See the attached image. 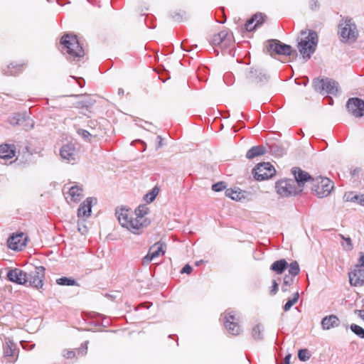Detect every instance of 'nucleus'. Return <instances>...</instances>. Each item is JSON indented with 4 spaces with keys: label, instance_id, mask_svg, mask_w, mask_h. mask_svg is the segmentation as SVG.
<instances>
[{
    "label": "nucleus",
    "instance_id": "nucleus-5",
    "mask_svg": "<svg viewBox=\"0 0 364 364\" xmlns=\"http://www.w3.org/2000/svg\"><path fill=\"white\" fill-rule=\"evenodd\" d=\"M333 187V183L326 177L317 176L311 180V191L318 198L328 196Z\"/></svg>",
    "mask_w": 364,
    "mask_h": 364
},
{
    "label": "nucleus",
    "instance_id": "nucleus-57",
    "mask_svg": "<svg viewBox=\"0 0 364 364\" xmlns=\"http://www.w3.org/2000/svg\"><path fill=\"white\" fill-rule=\"evenodd\" d=\"M314 4H314V6H315L316 8V7H318V5H317V4H316V1H314Z\"/></svg>",
    "mask_w": 364,
    "mask_h": 364
},
{
    "label": "nucleus",
    "instance_id": "nucleus-40",
    "mask_svg": "<svg viewBox=\"0 0 364 364\" xmlns=\"http://www.w3.org/2000/svg\"><path fill=\"white\" fill-rule=\"evenodd\" d=\"M226 188V184L223 181L218 182L212 186V190L215 192L221 191Z\"/></svg>",
    "mask_w": 364,
    "mask_h": 364
},
{
    "label": "nucleus",
    "instance_id": "nucleus-31",
    "mask_svg": "<svg viewBox=\"0 0 364 364\" xmlns=\"http://www.w3.org/2000/svg\"><path fill=\"white\" fill-rule=\"evenodd\" d=\"M262 332L263 327L259 324L256 325L252 330V336L255 340H262L263 338Z\"/></svg>",
    "mask_w": 364,
    "mask_h": 364
},
{
    "label": "nucleus",
    "instance_id": "nucleus-50",
    "mask_svg": "<svg viewBox=\"0 0 364 364\" xmlns=\"http://www.w3.org/2000/svg\"><path fill=\"white\" fill-rule=\"evenodd\" d=\"M157 139L159 140V144L156 148L159 149L162 146V138L161 136H158Z\"/></svg>",
    "mask_w": 364,
    "mask_h": 364
},
{
    "label": "nucleus",
    "instance_id": "nucleus-24",
    "mask_svg": "<svg viewBox=\"0 0 364 364\" xmlns=\"http://www.w3.org/2000/svg\"><path fill=\"white\" fill-rule=\"evenodd\" d=\"M15 147L14 145H0V158L3 159H11L15 156Z\"/></svg>",
    "mask_w": 364,
    "mask_h": 364
},
{
    "label": "nucleus",
    "instance_id": "nucleus-52",
    "mask_svg": "<svg viewBox=\"0 0 364 364\" xmlns=\"http://www.w3.org/2000/svg\"><path fill=\"white\" fill-rule=\"evenodd\" d=\"M289 286H284V284L282 285V291H289Z\"/></svg>",
    "mask_w": 364,
    "mask_h": 364
},
{
    "label": "nucleus",
    "instance_id": "nucleus-2",
    "mask_svg": "<svg viewBox=\"0 0 364 364\" xmlns=\"http://www.w3.org/2000/svg\"><path fill=\"white\" fill-rule=\"evenodd\" d=\"M116 215L120 225L134 234H140L139 220H136L133 211L128 208H121L116 210Z\"/></svg>",
    "mask_w": 364,
    "mask_h": 364
},
{
    "label": "nucleus",
    "instance_id": "nucleus-32",
    "mask_svg": "<svg viewBox=\"0 0 364 364\" xmlns=\"http://www.w3.org/2000/svg\"><path fill=\"white\" fill-rule=\"evenodd\" d=\"M225 196L227 197L230 198L232 200H238L241 198V192L237 190H234L232 188H228L225 190Z\"/></svg>",
    "mask_w": 364,
    "mask_h": 364
},
{
    "label": "nucleus",
    "instance_id": "nucleus-39",
    "mask_svg": "<svg viewBox=\"0 0 364 364\" xmlns=\"http://www.w3.org/2000/svg\"><path fill=\"white\" fill-rule=\"evenodd\" d=\"M298 357L301 361H306L310 358V353L306 349H301L299 350Z\"/></svg>",
    "mask_w": 364,
    "mask_h": 364
},
{
    "label": "nucleus",
    "instance_id": "nucleus-41",
    "mask_svg": "<svg viewBox=\"0 0 364 364\" xmlns=\"http://www.w3.org/2000/svg\"><path fill=\"white\" fill-rule=\"evenodd\" d=\"M344 199L346 201L358 202V195H355L353 193H346L344 195Z\"/></svg>",
    "mask_w": 364,
    "mask_h": 364
},
{
    "label": "nucleus",
    "instance_id": "nucleus-43",
    "mask_svg": "<svg viewBox=\"0 0 364 364\" xmlns=\"http://www.w3.org/2000/svg\"><path fill=\"white\" fill-rule=\"evenodd\" d=\"M87 341L85 342L84 343L82 344V346L81 348H80L78 350H77V353L78 354H82V355H84L87 353Z\"/></svg>",
    "mask_w": 364,
    "mask_h": 364
},
{
    "label": "nucleus",
    "instance_id": "nucleus-18",
    "mask_svg": "<svg viewBox=\"0 0 364 364\" xmlns=\"http://www.w3.org/2000/svg\"><path fill=\"white\" fill-rule=\"evenodd\" d=\"M148 213H149V208L145 205H139L137 207V208H136L134 212H133L136 220H139V223H141L139 225V228H140L141 230H142V229L144 227L147 226V225L149 224V221L145 218V216L148 214Z\"/></svg>",
    "mask_w": 364,
    "mask_h": 364
},
{
    "label": "nucleus",
    "instance_id": "nucleus-54",
    "mask_svg": "<svg viewBox=\"0 0 364 364\" xmlns=\"http://www.w3.org/2000/svg\"><path fill=\"white\" fill-rule=\"evenodd\" d=\"M203 263V260H200L196 262V265L198 266L200 264Z\"/></svg>",
    "mask_w": 364,
    "mask_h": 364
},
{
    "label": "nucleus",
    "instance_id": "nucleus-6",
    "mask_svg": "<svg viewBox=\"0 0 364 364\" xmlns=\"http://www.w3.org/2000/svg\"><path fill=\"white\" fill-rule=\"evenodd\" d=\"M314 90L322 94H336L338 92V83L330 79H316L314 80Z\"/></svg>",
    "mask_w": 364,
    "mask_h": 364
},
{
    "label": "nucleus",
    "instance_id": "nucleus-22",
    "mask_svg": "<svg viewBox=\"0 0 364 364\" xmlns=\"http://www.w3.org/2000/svg\"><path fill=\"white\" fill-rule=\"evenodd\" d=\"M340 323L338 318L335 315L325 316L321 321V327L323 330H329L338 326Z\"/></svg>",
    "mask_w": 364,
    "mask_h": 364
},
{
    "label": "nucleus",
    "instance_id": "nucleus-58",
    "mask_svg": "<svg viewBox=\"0 0 364 364\" xmlns=\"http://www.w3.org/2000/svg\"><path fill=\"white\" fill-rule=\"evenodd\" d=\"M314 4H314V6H315L316 8V7H318V5H317V4H316V1H314Z\"/></svg>",
    "mask_w": 364,
    "mask_h": 364
},
{
    "label": "nucleus",
    "instance_id": "nucleus-19",
    "mask_svg": "<svg viewBox=\"0 0 364 364\" xmlns=\"http://www.w3.org/2000/svg\"><path fill=\"white\" fill-rule=\"evenodd\" d=\"M292 173L294 176L296 182L299 186V189H301V186H303L306 182L310 181L311 183V180L314 178H311L307 172L302 171L299 168H294L292 169Z\"/></svg>",
    "mask_w": 364,
    "mask_h": 364
},
{
    "label": "nucleus",
    "instance_id": "nucleus-3",
    "mask_svg": "<svg viewBox=\"0 0 364 364\" xmlns=\"http://www.w3.org/2000/svg\"><path fill=\"white\" fill-rule=\"evenodd\" d=\"M339 34L341 41L345 43H354L359 35L355 23L352 18H343L339 23Z\"/></svg>",
    "mask_w": 364,
    "mask_h": 364
},
{
    "label": "nucleus",
    "instance_id": "nucleus-33",
    "mask_svg": "<svg viewBox=\"0 0 364 364\" xmlns=\"http://www.w3.org/2000/svg\"><path fill=\"white\" fill-rule=\"evenodd\" d=\"M299 294L298 291L294 294L293 297L291 299H289L287 302L284 306V310L285 311H288L290 310V309L292 307L293 305H294L299 300Z\"/></svg>",
    "mask_w": 364,
    "mask_h": 364
},
{
    "label": "nucleus",
    "instance_id": "nucleus-30",
    "mask_svg": "<svg viewBox=\"0 0 364 364\" xmlns=\"http://www.w3.org/2000/svg\"><path fill=\"white\" fill-rule=\"evenodd\" d=\"M227 36L228 32L226 31H221L213 36L211 43L215 46H218L225 41Z\"/></svg>",
    "mask_w": 364,
    "mask_h": 364
},
{
    "label": "nucleus",
    "instance_id": "nucleus-36",
    "mask_svg": "<svg viewBox=\"0 0 364 364\" xmlns=\"http://www.w3.org/2000/svg\"><path fill=\"white\" fill-rule=\"evenodd\" d=\"M289 273L291 276H296L300 272V268L297 262L294 261L289 264Z\"/></svg>",
    "mask_w": 364,
    "mask_h": 364
},
{
    "label": "nucleus",
    "instance_id": "nucleus-14",
    "mask_svg": "<svg viewBox=\"0 0 364 364\" xmlns=\"http://www.w3.org/2000/svg\"><path fill=\"white\" fill-rule=\"evenodd\" d=\"M225 326L228 331L234 336L240 334L241 328L237 322V318L232 311L225 313Z\"/></svg>",
    "mask_w": 364,
    "mask_h": 364
},
{
    "label": "nucleus",
    "instance_id": "nucleus-28",
    "mask_svg": "<svg viewBox=\"0 0 364 364\" xmlns=\"http://www.w3.org/2000/svg\"><path fill=\"white\" fill-rule=\"evenodd\" d=\"M77 134L82 137V139L87 141H90L92 137H96L99 135V132L93 129L92 131L89 132L83 129H79L77 131Z\"/></svg>",
    "mask_w": 364,
    "mask_h": 364
},
{
    "label": "nucleus",
    "instance_id": "nucleus-1",
    "mask_svg": "<svg viewBox=\"0 0 364 364\" xmlns=\"http://www.w3.org/2000/svg\"><path fill=\"white\" fill-rule=\"evenodd\" d=\"M318 44V35L314 31H301V39L298 43V50L303 58L306 61L315 52Z\"/></svg>",
    "mask_w": 364,
    "mask_h": 364
},
{
    "label": "nucleus",
    "instance_id": "nucleus-35",
    "mask_svg": "<svg viewBox=\"0 0 364 364\" xmlns=\"http://www.w3.org/2000/svg\"><path fill=\"white\" fill-rule=\"evenodd\" d=\"M159 188L155 187L144 196V200L149 203L152 202L159 193Z\"/></svg>",
    "mask_w": 364,
    "mask_h": 364
},
{
    "label": "nucleus",
    "instance_id": "nucleus-23",
    "mask_svg": "<svg viewBox=\"0 0 364 364\" xmlns=\"http://www.w3.org/2000/svg\"><path fill=\"white\" fill-rule=\"evenodd\" d=\"M253 82H262L267 80V75L260 70L251 69L247 77Z\"/></svg>",
    "mask_w": 364,
    "mask_h": 364
},
{
    "label": "nucleus",
    "instance_id": "nucleus-46",
    "mask_svg": "<svg viewBox=\"0 0 364 364\" xmlns=\"http://www.w3.org/2000/svg\"><path fill=\"white\" fill-rule=\"evenodd\" d=\"M278 284L277 283L276 280H274L272 282V287L270 292L272 294H275L278 291Z\"/></svg>",
    "mask_w": 364,
    "mask_h": 364
},
{
    "label": "nucleus",
    "instance_id": "nucleus-20",
    "mask_svg": "<svg viewBox=\"0 0 364 364\" xmlns=\"http://www.w3.org/2000/svg\"><path fill=\"white\" fill-rule=\"evenodd\" d=\"M3 350L5 357H14L18 353L16 345L8 337H5L4 339Z\"/></svg>",
    "mask_w": 364,
    "mask_h": 364
},
{
    "label": "nucleus",
    "instance_id": "nucleus-16",
    "mask_svg": "<svg viewBox=\"0 0 364 364\" xmlns=\"http://www.w3.org/2000/svg\"><path fill=\"white\" fill-rule=\"evenodd\" d=\"M26 239L23 233L14 235L8 239V247L13 250H21L26 245Z\"/></svg>",
    "mask_w": 364,
    "mask_h": 364
},
{
    "label": "nucleus",
    "instance_id": "nucleus-11",
    "mask_svg": "<svg viewBox=\"0 0 364 364\" xmlns=\"http://www.w3.org/2000/svg\"><path fill=\"white\" fill-rule=\"evenodd\" d=\"M44 272L45 268L43 267H36L33 271L27 274L26 285L36 289L42 287Z\"/></svg>",
    "mask_w": 364,
    "mask_h": 364
},
{
    "label": "nucleus",
    "instance_id": "nucleus-34",
    "mask_svg": "<svg viewBox=\"0 0 364 364\" xmlns=\"http://www.w3.org/2000/svg\"><path fill=\"white\" fill-rule=\"evenodd\" d=\"M56 283L62 286H73L76 284L75 279L68 277H61L56 280Z\"/></svg>",
    "mask_w": 364,
    "mask_h": 364
},
{
    "label": "nucleus",
    "instance_id": "nucleus-8",
    "mask_svg": "<svg viewBox=\"0 0 364 364\" xmlns=\"http://www.w3.org/2000/svg\"><path fill=\"white\" fill-rule=\"evenodd\" d=\"M276 189L277 193L282 197L294 196L301 191V189H298L295 186V181L291 179L282 180L277 182Z\"/></svg>",
    "mask_w": 364,
    "mask_h": 364
},
{
    "label": "nucleus",
    "instance_id": "nucleus-15",
    "mask_svg": "<svg viewBox=\"0 0 364 364\" xmlns=\"http://www.w3.org/2000/svg\"><path fill=\"white\" fill-rule=\"evenodd\" d=\"M348 276L351 285L360 287L364 284V269L359 268V265H355L354 269L349 272Z\"/></svg>",
    "mask_w": 364,
    "mask_h": 364
},
{
    "label": "nucleus",
    "instance_id": "nucleus-56",
    "mask_svg": "<svg viewBox=\"0 0 364 364\" xmlns=\"http://www.w3.org/2000/svg\"><path fill=\"white\" fill-rule=\"evenodd\" d=\"M11 66L12 67V68L15 67L13 64H11V65L8 66V68L10 69Z\"/></svg>",
    "mask_w": 364,
    "mask_h": 364
},
{
    "label": "nucleus",
    "instance_id": "nucleus-51",
    "mask_svg": "<svg viewBox=\"0 0 364 364\" xmlns=\"http://www.w3.org/2000/svg\"><path fill=\"white\" fill-rule=\"evenodd\" d=\"M290 358H291V355H288L285 357V358H284L285 364H289Z\"/></svg>",
    "mask_w": 364,
    "mask_h": 364
},
{
    "label": "nucleus",
    "instance_id": "nucleus-7",
    "mask_svg": "<svg viewBox=\"0 0 364 364\" xmlns=\"http://www.w3.org/2000/svg\"><path fill=\"white\" fill-rule=\"evenodd\" d=\"M275 173V168L269 162L260 163L253 169L254 177L257 181H263L272 178Z\"/></svg>",
    "mask_w": 364,
    "mask_h": 364
},
{
    "label": "nucleus",
    "instance_id": "nucleus-21",
    "mask_svg": "<svg viewBox=\"0 0 364 364\" xmlns=\"http://www.w3.org/2000/svg\"><path fill=\"white\" fill-rule=\"evenodd\" d=\"M93 200H95L93 198H87L83 201L77 210L78 218H88L90 215Z\"/></svg>",
    "mask_w": 364,
    "mask_h": 364
},
{
    "label": "nucleus",
    "instance_id": "nucleus-42",
    "mask_svg": "<svg viewBox=\"0 0 364 364\" xmlns=\"http://www.w3.org/2000/svg\"><path fill=\"white\" fill-rule=\"evenodd\" d=\"M294 283L293 276L286 275L284 277V286L290 287Z\"/></svg>",
    "mask_w": 364,
    "mask_h": 364
},
{
    "label": "nucleus",
    "instance_id": "nucleus-47",
    "mask_svg": "<svg viewBox=\"0 0 364 364\" xmlns=\"http://www.w3.org/2000/svg\"><path fill=\"white\" fill-rule=\"evenodd\" d=\"M356 265H359V268H360V267H364V253H363V252L360 253V258L358 259V263Z\"/></svg>",
    "mask_w": 364,
    "mask_h": 364
},
{
    "label": "nucleus",
    "instance_id": "nucleus-27",
    "mask_svg": "<svg viewBox=\"0 0 364 364\" xmlns=\"http://www.w3.org/2000/svg\"><path fill=\"white\" fill-rule=\"evenodd\" d=\"M68 194L72 201L77 202L82 198V189L79 186H72Z\"/></svg>",
    "mask_w": 364,
    "mask_h": 364
},
{
    "label": "nucleus",
    "instance_id": "nucleus-45",
    "mask_svg": "<svg viewBox=\"0 0 364 364\" xmlns=\"http://www.w3.org/2000/svg\"><path fill=\"white\" fill-rule=\"evenodd\" d=\"M192 267L189 264H186L181 269V274H190L192 272Z\"/></svg>",
    "mask_w": 364,
    "mask_h": 364
},
{
    "label": "nucleus",
    "instance_id": "nucleus-12",
    "mask_svg": "<svg viewBox=\"0 0 364 364\" xmlns=\"http://www.w3.org/2000/svg\"><path fill=\"white\" fill-rule=\"evenodd\" d=\"M166 252V245L163 242H158L152 245L147 253L142 258V263L144 265H148L152 260L156 258L162 256Z\"/></svg>",
    "mask_w": 364,
    "mask_h": 364
},
{
    "label": "nucleus",
    "instance_id": "nucleus-26",
    "mask_svg": "<svg viewBox=\"0 0 364 364\" xmlns=\"http://www.w3.org/2000/svg\"><path fill=\"white\" fill-rule=\"evenodd\" d=\"M288 267V263L284 259L277 260L272 263L270 269L278 274H282Z\"/></svg>",
    "mask_w": 364,
    "mask_h": 364
},
{
    "label": "nucleus",
    "instance_id": "nucleus-37",
    "mask_svg": "<svg viewBox=\"0 0 364 364\" xmlns=\"http://www.w3.org/2000/svg\"><path fill=\"white\" fill-rule=\"evenodd\" d=\"M341 237L344 240V242H342V246L343 249L347 251L352 250L353 248V245L351 239L350 237H346L343 235H341Z\"/></svg>",
    "mask_w": 364,
    "mask_h": 364
},
{
    "label": "nucleus",
    "instance_id": "nucleus-48",
    "mask_svg": "<svg viewBox=\"0 0 364 364\" xmlns=\"http://www.w3.org/2000/svg\"><path fill=\"white\" fill-rule=\"evenodd\" d=\"M358 203L364 207V194L358 196Z\"/></svg>",
    "mask_w": 364,
    "mask_h": 364
},
{
    "label": "nucleus",
    "instance_id": "nucleus-55",
    "mask_svg": "<svg viewBox=\"0 0 364 364\" xmlns=\"http://www.w3.org/2000/svg\"><path fill=\"white\" fill-rule=\"evenodd\" d=\"M16 73H17V72H16V71H14V72H13V71H10L9 74L12 75H15V74H16Z\"/></svg>",
    "mask_w": 364,
    "mask_h": 364
},
{
    "label": "nucleus",
    "instance_id": "nucleus-38",
    "mask_svg": "<svg viewBox=\"0 0 364 364\" xmlns=\"http://www.w3.org/2000/svg\"><path fill=\"white\" fill-rule=\"evenodd\" d=\"M350 329L358 336H359L361 338H364V328L356 324H352L350 326Z\"/></svg>",
    "mask_w": 364,
    "mask_h": 364
},
{
    "label": "nucleus",
    "instance_id": "nucleus-13",
    "mask_svg": "<svg viewBox=\"0 0 364 364\" xmlns=\"http://www.w3.org/2000/svg\"><path fill=\"white\" fill-rule=\"evenodd\" d=\"M348 112L355 117H361L364 115V100L358 98H350L346 104Z\"/></svg>",
    "mask_w": 364,
    "mask_h": 364
},
{
    "label": "nucleus",
    "instance_id": "nucleus-49",
    "mask_svg": "<svg viewBox=\"0 0 364 364\" xmlns=\"http://www.w3.org/2000/svg\"><path fill=\"white\" fill-rule=\"evenodd\" d=\"M97 122H95V121H90L89 122V127H90L92 129V131L93 130V129H95V130H97L96 127H97Z\"/></svg>",
    "mask_w": 364,
    "mask_h": 364
},
{
    "label": "nucleus",
    "instance_id": "nucleus-29",
    "mask_svg": "<svg viewBox=\"0 0 364 364\" xmlns=\"http://www.w3.org/2000/svg\"><path fill=\"white\" fill-rule=\"evenodd\" d=\"M264 152H265V151H264V149L263 147L259 146H256L252 147L247 152L246 156H247V159H251L255 158V156L264 154Z\"/></svg>",
    "mask_w": 364,
    "mask_h": 364
},
{
    "label": "nucleus",
    "instance_id": "nucleus-9",
    "mask_svg": "<svg viewBox=\"0 0 364 364\" xmlns=\"http://www.w3.org/2000/svg\"><path fill=\"white\" fill-rule=\"evenodd\" d=\"M267 53L271 55L274 53L277 55H290L292 52V48L289 45L281 43L278 40H269L266 45Z\"/></svg>",
    "mask_w": 364,
    "mask_h": 364
},
{
    "label": "nucleus",
    "instance_id": "nucleus-25",
    "mask_svg": "<svg viewBox=\"0 0 364 364\" xmlns=\"http://www.w3.org/2000/svg\"><path fill=\"white\" fill-rule=\"evenodd\" d=\"M263 21V16L261 14L254 15L246 23L245 29L247 31H252L257 26L262 24Z\"/></svg>",
    "mask_w": 364,
    "mask_h": 364
},
{
    "label": "nucleus",
    "instance_id": "nucleus-44",
    "mask_svg": "<svg viewBox=\"0 0 364 364\" xmlns=\"http://www.w3.org/2000/svg\"><path fill=\"white\" fill-rule=\"evenodd\" d=\"M75 355V353L73 350H65L63 351V356L66 358H73Z\"/></svg>",
    "mask_w": 364,
    "mask_h": 364
},
{
    "label": "nucleus",
    "instance_id": "nucleus-4",
    "mask_svg": "<svg viewBox=\"0 0 364 364\" xmlns=\"http://www.w3.org/2000/svg\"><path fill=\"white\" fill-rule=\"evenodd\" d=\"M60 43L63 45V50L70 58H81L84 55V50L80 46L76 36L64 35L61 38Z\"/></svg>",
    "mask_w": 364,
    "mask_h": 364
},
{
    "label": "nucleus",
    "instance_id": "nucleus-53",
    "mask_svg": "<svg viewBox=\"0 0 364 364\" xmlns=\"http://www.w3.org/2000/svg\"><path fill=\"white\" fill-rule=\"evenodd\" d=\"M359 316L364 319V310L358 311Z\"/></svg>",
    "mask_w": 364,
    "mask_h": 364
},
{
    "label": "nucleus",
    "instance_id": "nucleus-10",
    "mask_svg": "<svg viewBox=\"0 0 364 364\" xmlns=\"http://www.w3.org/2000/svg\"><path fill=\"white\" fill-rule=\"evenodd\" d=\"M60 155L67 163L74 164L78 159V149L75 144L68 143L61 147Z\"/></svg>",
    "mask_w": 364,
    "mask_h": 364
},
{
    "label": "nucleus",
    "instance_id": "nucleus-17",
    "mask_svg": "<svg viewBox=\"0 0 364 364\" xmlns=\"http://www.w3.org/2000/svg\"><path fill=\"white\" fill-rule=\"evenodd\" d=\"M7 278L9 281L16 284L26 285L27 273L21 269L15 268L8 272Z\"/></svg>",
    "mask_w": 364,
    "mask_h": 364
}]
</instances>
